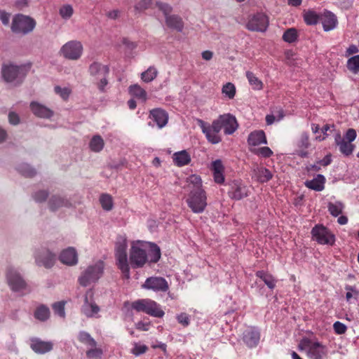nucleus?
I'll use <instances>...</instances> for the list:
<instances>
[{"label": "nucleus", "mask_w": 359, "mask_h": 359, "mask_svg": "<svg viewBox=\"0 0 359 359\" xmlns=\"http://www.w3.org/2000/svg\"><path fill=\"white\" fill-rule=\"evenodd\" d=\"M269 25V17L264 13H257L250 16L246 28L252 32H265Z\"/></svg>", "instance_id": "10"}, {"label": "nucleus", "mask_w": 359, "mask_h": 359, "mask_svg": "<svg viewBox=\"0 0 359 359\" xmlns=\"http://www.w3.org/2000/svg\"><path fill=\"white\" fill-rule=\"evenodd\" d=\"M6 278L9 286L13 291H21L26 288L27 284L20 273L13 269H8Z\"/></svg>", "instance_id": "13"}, {"label": "nucleus", "mask_w": 359, "mask_h": 359, "mask_svg": "<svg viewBox=\"0 0 359 359\" xmlns=\"http://www.w3.org/2000/svg\"><path fill=\"white\" fill-rule=\"evenodd\" d=\"M49 208L52 211H55L57 210L60 207L68 206L69 202L68 201L57 196H53L49 201Z\"/></svg>", "instance_id": "36"}, {"label": "nucleus", "mask_w": 359, "mask_h": 359, "mask_svg": "<svg viewBox=\"0 0 359 359\" xmlns=\"http://www.w3.org/2000/svg\"><path fill=\"white\" fill-rule=\"evenodd\" d=\"M79 341L88 347L97 346L96 341L86 332H80L78 334Z\"/></svg>", "instance_id": "37"}, {"label": "nucleus", "mask_w": 359, "mask_h": 359, "mask_svg": "<svg viewBox=\"0 0 359 359\" xmlns=\"http://www.w3.org/2000/svg\"><path fill=\"white\" fill-rule=\"evenodd\" d=\"M248 143L252 147L258 146L262 144H267L264 132L263 130H255L251 132L248 137Z\"/></svg>", "instance_id": "26"}, {"label": "nucleus", "mask_w": 359, "mask_h": 359, "mask_svg": "<svg viewBox=\"0 0 359 359\" xmlns=\"http://www.w3.org/2000/svg\"><path fill=\"white\" fill-rule=\"evenodd\" d=\"M129 259L132 268H142L147 262V253L140 246L133 245L130 250Z\"/></svg>", "instance_id": "12"}, {"label": "nucleus", "mask_w": 359, "mask_h": 359, "mask_svg": "<svg viewBox=\"0 0 359 359\" xmlns=\"http://www.w3.org/2000/svg\"><path fill=\"white\" fill-rule=\"evenodd\" d=\"M100 311V307L95 302H90L88 297H85L84 304L81 308V312L88 318L93 317Z\"/></svg>", "instance_id": "29"}, {"label": "nucleus", "mask_w": 359, "mask_h": 359, "mask_svg": "<svg viewBox=\"0 0 359 359\" xmlns=\"http://www.w3.org/2000/svg\"><path fill=\"white\" fill-rule=\"evenodd\" d=\"M211 170L213 173L214 180L217 184H223L224 182V167L221 160L214 161L211 163Z\"/></svg>", "instance_id": "21"}, {"label": "nucleus", "mask_w": 359, "mask_h": 359, "mask_svg": "<svg viewBox=\"0 0 359 359\" xmlns=\"http://www.w3.org/2000/svg\"><path fill=\"white\" fill-rule=\"evenodd\" d=\"M298 34L297 31L294 28L287 29L283 35L284 41L292 43L297 40Z\"/></svg>", "instance_id": "43"}, {"label": "nucleus", "mask_w": 359, "mask_h": 359, "mask_svg": "<svg viewBox=\"0 0 359 359\" xmlns=\"http://www.w3.org/2000/svg\"><path fill=\"white\" fill-rule=\"evenodd\" d=\"M36 262L38 265L43 266L44 267L49 269L55 264V255L50 251L46 250L37 256Z\"/></svg>", "instance_id": "23"}, {"label": "nucleus", "mask_w": 359, "mask_h": 359, "mask_svg": "<svg viewBox=\"0 0 359 359\" xmlns=\"http://www.w3.org/2000/svg\"><path fill=\"white\" fill-rule=\"evenodd\" d=\"M0 19L2 23L5 25L9 23L10 20V14L6 13L4 11H0Z\"/></svg>", "instance_id": "64"}, {"label": "nucleus", "mask_w": 359, "mask_h": 359, "mask_svg": "<svg viewBox=\"0 0 359 359\" xmlns=\"http://www.w3.org/2000/svg\"><path fill=\"white\" fill-rule=\"evenodd\" d=\"M157 76V70L154 67H150L142 73V79L147 83L153 81Z\"/></svg>", "instance_id": "46"}, {"label": "nucleus", "mask_w": 359, "mask_h": 359, "mask_svg": "<svg viewBox=\"0 0 359 359\" xmlns=\"http://www.w3.org/2000/svg\"><path fill=\"white\" fill-rule=\"evenodd\" d=\"M312 238L321 245H333L335 236L326 226L316 224L311 230Z\"/></svg>", "instance_id": "9"}, {"label": "nucleus", "mask_w": 359, "mask_h": 359, "mask_svg": "<svg viewBox=\"0 0 359 359\" xmlns=\"http://www.w3.org/2000/svg\"><path fill=\"white\" fill-rule=\"evenodd\" d=\"M30 348L38 354H45L53 348V344L51 341H42L39 338L31 339Z\"/></svg>", "instance_id": "18"}, {"label": "nucleus", "mask_w": 359, "mask_h": 359, "mask_svg": "<svg viewBox=\"0 0 359 359\" xmlns=\"http://www.w3.org/2000/svg\"><path fill=\"white\" fill-rule=\"evenodd\" d=\"M48 193L46 191H39L34 195V198L37 202H43L46 200Z\"/></svg>", "instance_id": "61"}, {"label": "nucleus", "mask_w": 359, "mask_h": 359, "mask_svg": "<svg viewBox=\"0 0 359 359\" xmlns=\"http://www.w3.org/2000/svg\"><path fill=\"white\" fill-rule=\"evenodd\" d=\"M65 302L64 301L57 302L53 304V309L55 313L63 318L65 317Z\"/></svg>", "instance_id": "52"}, {"label": "nucleus", "mask_w": 359, "mask_h": 359, "mask_svg": "<svg viewBox=\"0 0 359 359\" xmlns=\"http://www.w3.org/2000/svg\"><path fill=\"white\" fill-rule=\"evenodd\" d=\"M173 162L179 167L188 165L191 162V156L186 150L175 152L172 156Z\"/></svg>", "instance_id": "31"}, {"label": "nucleus", "mask_w": 359, "mask_h": 359, "mask_svg": "<svg viewBox=\"0 0 359 359\" xmlns=\"http://www.w3.org/2000/svg\"><path fill=\"white\" fill-rule=\"evenodd\" d=\"M325 182V179L323 175H318L316 177L313 178L311 180H306L304 182L305 186L312 190L316 191H320L324 189V184Z\"/></svg>", "instance_id": "28"}, {"label": "nucleus", "mask_w": 359, "mask_h": 359, "mask_svg": "<svg viewBox=\"0 0 359 359\" xmlns=\"http://www.w3.org/2000/svg\"><path fill=\"white\" fill-rule=\"evenodd\" d=\"M320 21L322 22L325 31H330L335 27L334 15L330 11H325L320 15Z\"/></svg>", "instance_id": "27"}, {"label": "nucleus", "mask_w": 359, "mask_h": 359, "mask_svg": "<svg viewBox=\"0 0 359 359\" xmlns=\"http://www.w3.org/2000/svg\"><path fill=\"white\" fill-rule=\"evenodd\" d=\"M256 154L260 155L262 157L268 158L272 156L273 151L268 147H264L258 149L256 151H254Z\"/></svg>", "instance_id": "58"}, {"label": "nucleus", "mask_w": 359, "mask_h": 359, "mask_svg": "<svg viewBox=\"0 0 359 359\" xmlns=\"http://www.w3.org/2000/svg\"><path fill=\"white\" fill-rule=\"evenodd\" d=\"M129 93L132 96L141 100L142 102H145L147 100V92L137 84L130 86Z\"/></svg>", "instance_id": "35"}, {"label": "nucleus", "mask_w": 359, "mask_h": 359, "mask_svg": "<svg viewBox=\"0 0 359 359\" xmlns=\"http://www.w3.org/2000/svg\"><path fill=\"white\" fill-rule=\"evenodd\" d=\"M260 337V332L257 327H249L243 332L242 339L248 347L252 348L259 344Z\"/></svg>", "instance_id": "15"}, {"label": "nucleus", "mask_w": 359, "mask_h": 359, "mask_svg": "<svg viewBox=\"0 0 359 359\" xmlns=\"http://www.w3.org/2000/svg\"><path fill=\"white\" fill-rule=\"evenodd\" d=\"M18 171L25 177H32L36 175V170L27 164L19 166Z\"/></svg>", "instance_id": "51"}, {"label": "nucleus", "mask_w": 359, "mask_h": 359, "mask_svg": "<svg viewBox=\"0 0 359 359\" xmlns=\"http://www.w3.org/2000/svg\"><path fill=\"white\" fill-rule=\"evenodd\" d=\"M55 93L60 95V97L66 100L69 96L70 94V90L67 88H61L60 86H55Z\"/></svg>", "instance_id": "56"}, {"label": "nucleus", "mask_w": 359, "mask_h": 359, "mask_svg": "<svg viewBox=\"0 0 359 359\" xmlns=\"http://www.w3.org/2000/svg\"><path fill=\"white\" fill-rule=\"evenodd\" d=\"M49 309L44 305H41L40 306H39L34 312V317L41 321L46 320L49 318Z\"/></svg>", "instance_id": "40"}, {"label": "nucleus", "mask_w": 359, "mask_h": 359, "mask_svg": "<svg viewBox=\"0 0 359 359\" xmlns=\"http://www.w3.org/2000/svg\"><path fill=\"white\" fill-rule=\"evenodd\" d=\"M340 151L345 156H349L352 154L355 146L351 143L345 140H341L340 142H338Z\"/></svg>", "instance_id": "44"}, {"label": "nucleus", "mask_w": 359, "mask_h": 359, "mask_svg": "<svg viewBox=\"0 0 359 359\" xmlns=\"http://www.w3.org/2000/svg\"><path fill=\"white\" fill-rule=\"evenodd\" d=\"M30 108L33 114L40 118H49L53 115L52 110L36 102H32Z\"/></svg>", "instance_id": "24"}, {"label": "nucleus", "mask_w": 359, "mask_h": 359, "mask_svg": "<svg viewBox=\"0 0 359 359\" xmlns=\"http://www.w3.org/2000/svg\"><path fill=\"white\" fill-rule=\"evenodd\" d=\"M156 6L163 12L165 18L169 16L172 11V6L166 3L156 2Z\"/></svg>", "instance_id": "55"}, {"label": "nucleus", "mask_w": 359, "mask_h": 359, "mask_svg": "<svg viewBox=\"0 0 359 359\" xmlns=\"http://www.w3.org/2000/svg\"><path fill=\"white\" fill-rule=\"evenodd\" d=\"M222 129L226 135L233 134L238 128V123L236 118L230 114L220 115Z\"/></svg>", "instance_id": "19"}, {"label": "nucleus", "mask_w": 359, "mask_h": 359, "mask_svg": "<svg viewBox=\"0 0 359 359\" xmlns=\"http://www.w3.org/2000/svg\"><path fill=\"white\" fill-rule=\"evenodd\" d=\"M298 348L301 351H306L309 359H323L327 353L325 346L306 337L300 341Z\"/></svg>", "instance_id": "4"}, {"label": "nucleus", "mask_w": 359, "mask_h": 359, "mask_svg": "<svg viewBox=\"0 0 359 359\" xmlns=\"http://www.w3.org/2000/svg\"><path fill=\"white\" fill-rule=\"evenodd\" d=\"M189 185H192L191 191L203 190L202 189V180L200 176L196 175H192L187 179Z\"/></svg>", "instance_id": "42"}, {"label": "nucleus", "mask_w": 359, "mask_h": 359, "mask_svg": "<svg viewBox=\"0 0 359 359\" xmlns=\"http://www.w3.org/2000/svg\"><path fill=\"white\" fill-rule=\"evenodd\" d=\"M222 92L229 99H233L236 95V87L231 83H227L223 86Z\"/></svg>", "instance_id": "48"}, {"label": "nucleus", "mask_w": 359, "mask_h": 359, "mask_svg": "<svg viewBox=\"0 0 359 359\" xmlns=\"http://www.w3.org/2000/svg\"><path fill=\"white\" fill-rule=\"evenodd\" d=\"M167 26L177 32H182L184 28V22L182 18L177 15H170L165 18Z\"/></svg>", "instance_id": "30"}, {"label": "nucleus", "mask_w": 359, "mask_h": 359, "mask_svg": "<svg viewBox=\"0 0 359 359\" xmlns=\"http://www.w3.org/2000/svg\"><path fill=\"white\" fill-rule=\"evenodd\" d=\"M248 188L241 180H233L230 184L228 192L229 197L234 200H241L248 196Z\"/></svg>", "instance_id": "14"}, {"label": "nucleus", "mask_w": 359, "mask_h": 359, "mask_svg": "<svg viewBox=\"0 0 359 359\" xmlns=\"http://www.w3.org/2000/svg\"><path fill=\"white\" fill-rule=\"evenodd\" d=\"M142 287L154 291L165 292L168 290L166 280L162 277H150L147 278Z\"/></svg>", "instance_id": "16"}, {"label": "nucleus", "mask_w": 359, "mask_h": 359, "mask_svg": "<svg viewBox=\"0 0 359 359\" xmlns=\"http://www.w3.org/2000/svg\"><path fill=\"white\" fill-rule=\"evenodd\" d=\"M149 118L151 119L158 128H164L168 122V113L161 108H155L149 111Z\"/></svg>", "instance_id": "17"}, {"label": "nucleus", "mask_w": 359, "mask_h": 359, "mask_svg": "<svg viewBox=\"0 0 359 359\" xmlns=\"http://www.w3.org/2000/svg\"><path fill=\"white\" fill-rule=\"evenodd\" d=\"M104 140L100 135H95L91 139L89 146L90 149L95 152L100 151L104 147Z\"/></svg>", "instance_id": "38"}, {"label": "nucleus", "mask_w": 359, "mask_h": 359, "mask_svg": "<svg viewBox=\"0 0 359 359\" xmlns=\"http://www.w3.org/2000/svg\"><path fill=\"white\" fill-rule=\"evenodd\" d=\"M154 0H140L136 3L134 8L137 12H142L150 8L153 4Z\"/></svg>", "instance_id": "50"}, {"label": "nucleus", "mask_w": 359, "mask_h": 359, "mask_svg": "<svg viewBox=\"0 0 359 359\" xmlns=\"http://www.w3.org/2000/svg\"><path fill=\"white\" fill-rule=\"evenodd\" d=\"M83 53V46L80 41H70L63 45L60 53L67 59L76 60Z\"/></svg>", "instance_id": "11"}, {"label": "nucleus", "mask_w": 359, "mask_h": 359, "mask_svg": "<svg viewBox=\"0 0 359 359\" xmlns=\"http://www.w3.org/2000/svg\"><path fill=\"white\" fill-rule=\"evenodd\" d=\"M86 351V357L88 359H101L103 354V351L100 348L90 347Z\"/></svg>", "instance_id": "49"}, {"label": "nucleus", "mask_w": 359, "mask_h": 359, "mask_svg": "<svg viewBox=\"0 0 359 359\" xmlns=\"http://www.w3.org/2000/svg\"><path fill=\"white\" fill-rule=\"evenodd\" d=\"M178 322L184 326H187L189 324V318L187 314L181 313L177 316Z\"/></svg>", "instance_id": "63"}, {"label": "nucleus", "mask_w": 359, "mask_h": 359, "mask_svg": "<svg viewBox=\"0 0 359 359\" xmlns=\"http://www.w3.org/2000/svg\"><path fill=\"white\" fill-rule=\"evenodd\" d=\"M74 13L73 7L69 4H65L60 7L59 14L65 20L69 19Z\"/></svg>", "instance_id": "47"}, {"label": "nucleus", "mask_w": 359, "mask_h": 359, "mask_svg": "<svg viewBox=\"0 0 359 359\" xmlns=\"http://www.w3.org/2000/svg\"><path fill=\"white\" fill-rule=\"evenodd\" d=\"M298 147L300 149H306L310 147L309 137L306 133H303L301 135L300 139L298 142Z\"/></svg>", "instance_id": "54"}, {"label": "nucleus", "mask_w": 359, "mask_h": 359, "mask_svg": "<svg viewBox=\"0 0 359 359\" xmlns=\"http://www.w3.org/2000/svg\"><path fill=\"white\" fill-rule=\"evenodd\" d=\"M255 274L257 277L264 281L269 288L273 289L276 287V281L271 274L264 271H257Z\"/></svg>", "instance_id": "33"}, {"label": "nucleus", "mask_w": 359, "mask_h": 359, "mask_svg": "<svg viewBox=\"0 0 359 359\" xmlns=\"http://www.w3.org/2000/svg\"><path fill=\"white\" fill-rule=\"evenodd\" d=\"M320 15L313 11H308L304 14V20L309 25H316L320 21Z\"/></svg>", "instance_id": "39"}, {"label": "nucleus", "mask_w": 359, "mask_h": 359, "mask_svg": "<svg viewBox=\"0 0 359 359\" xmlns=\"http://www.w3.org/2000/svg\"><path fill=\"white\" fill-rule=\"evenodd\" d=\"M104 269V263L101 260L88 266L79 278V284L83 287H86L92 283H95L102 277Z\"/></svg>", "instance_id": "3"}, {"label": "nucleus", "mask_w": 359, "mask_h": 359, "mask_svg": "<svg viewBox=\"0 0 359 359\" xmlns=\"http://www.w3.org/2000/svg\"><path fill=\"white\" fill-rule=\"evenodd\" d=\"M253 177L256 178V180L260 183H265L272 179L273 175L271 172L262 166H256L253 169Z\"/></svg>", "instance_id": "25"}, {"label": "nucleus", "mask_w": 359, "mask_h": 359, "mask_svg": "<svg viewBox=\"0 0 359 359\" xmlns=\"http://www.w3.org/2000/svg\"><path fill=\"white\" fill-rule=\"evenodd\" d=\"M245 75L250 85L252 86L253 90H260L263 89V82L258 77H257L253 72L248 71L246 72Z\"/></svg>", "instance_id": "34"}, {"label": "nucleus", "mask_w": 359, "mask_h": 359, "mask_svg": "<svg viewBox=\"0 0 359 359\" xmlns=\"http://www.w3.org/2000/svg\"><path fill=\"white\" fill-rule=\"evenodd\" d=\"M198 124L209 142L217 144L221 142L222 139L219 133L215 131L213 132L212 130L209 128V123L201 119H198Z\"/></svg>", "instance_id": "20"}, {"label": "nucleus", "mask_w": 359, "mask_h": 359, "mask_svg": "<svg viewBox=\"0 0 359 359\" xmlns=\"http://www.w3.org/2000/svg\"><path fill=\"white\" fill-rule=\"evenodd\" d=\"M346 292V299L351 302L352 299H356L358 295V292L356 290L355 287L351 285H346L345 287Z\"/></svg>", "instance_id": "53"}, {"label": "nucleus", "mask_w": 359, "mask_h": 359, "mask_svg": "<svg viewBox=\"0 0 359 359\" xmlns=\"http://www.w3.org/2000/svg\"><path fill=\"white\" fill-rule=\"evenodd\" d=\"M147 349L148 348L146 345H140L135 343L133 348L132 349V353L135 355H140L142 353H144Z\"/></svg>", "instance_id": "57"}, {"label": "nucleus", "mask_w": 359, "mask_h": 359, "mask_svg": "<svg viewBox=\"0 0 359 359\" xmlns=\"http://www.w3.org/2000/svg\"><path fill=\"white\" fill-rule=\"evenodd\" d=\"M127 243L126 241L118 242L116 244L115 257L118 268L123 273L126 278H130V267L126 252Z\"/></svg>", "instance_id": "7"}, {"label": "nucleus", "mask_w": 359, "mask_h": 359, "mask_svg": "<svg viewBox=\"0 0 359 359\" xmlns=\"http://www.w3.org/2000/svg\"><path fill=\"white\" fill-rule=\"evenodd\" d=\"M161 255L160 248L155 243H151L149 251L147 254V262L150 264L158 262Z\"/></svg>", "instance_id": "32"}, {"label": "nucleus", "mask_w": 359, "mask_h": 359, "mask_svg": "<svg viewBox=\"0 0 359 359\" xmlns=\"http://www.w3.org/2000/svg\"><path fill=\"white\" fill-rule=\"evenodd\" d=\"M8 121L12 125H18L20 122V118L16 113L11 111L8 114Z\"/></svg>", "instance_id": "62"}, {"label": "nucleus", "mask_w": 359, "mask_h": 359, "mask_svg": "<svg viewBox=\"0 0 359 359\" xmlns=\"http://www.w3.org/2000/svg\"><path fill=\"white\" fill-rule=\"evenodd\" d=\"M31 67L30 64L22 65L20 66L3 65L1 74L5 81L8 83H21L26 76Z\"/></svg>", "instance_id": "1"}, {"label": "nucleus", "mask_w": 359, "mask_h": 359, "mask_svg": "<svg viewBox=\"0 0 359 359\" xmlns=\"http://www.w3.org/2000/svg\"><path fill=\"white\" fill-rule=\"evenodd\" d=\"M209 128H210L211 130L214 132H217L219 133L221 130L222 129V126L221 123V118L220 116L218 118L214 120L212 123V124H209Z\"/></svg>", "instance_id": "59"}, {"label": "nucleus", "mask_w": 359, "mask_h": 359, "mask_svg": "<svg viewBox=\"0 0 359 359\" xmlns=\"http://www.w3.org/2000/svg\"><path fill=\"white\" fill-rule=\"evenodd\" d=\"M100 202L104 210L109 211L113 208V199L109 194H102L100 197Z\"/></svg>", "instance_id": "41"}, {"label": "nucleus", "mask_w": 359, "mask_h": 359, "mask_svg": "<svg viewBox=\"0 0 359 359\" xmlns=\"http://www.w3.org/2000/svg\"><path fill=\"white\" fill-rule=\"evenodd\" d=\"M35 26L36 21L33 18L18 14L13 19L11 29L15 33L26 34L31 32Z\"/></svg>", "instance_id": "6"}, {"label": "nucleus", "mask_w": 359, "mask_h": 359, "mask_svg": "<svg viewBox=\"0 0 359 359\" xmlns=\"http://www.w3.org/2000/svg\"><path fill=\"white\" fill-rule=\"evenodd\" d=\"M131 307L137 312H144L156 318H162L165 314L160 306L150 299L136 300L132 303Z\"/></svg>", "instance_id": "5"}, {"label": "nucleus", "mask_w": 359, "mask_h": 359, "mask_svg": "<svg viewBox=\"0 0 359 359\" xmlns=\"http://www.w3.org/2000/svg\"><path fill=\"white\" fill-rule=\"evenodd\" d=\"M347 68L353 74L359 72V55H355L348 60Z\"/></svg>", "instance_id": "45"}, {"label": "nucleus", "mask_w": 359, "mask_h": 359, "mask_svg": "<svg viewBox=\"0 0 359 359\" xmlns=\"http://www.w3.org/2000/svg\"><path fill=\"white\" fill-rule=\"evenodd\" d=\"M356 137V131L353 129H348L342 140H345L348 142H352Z\"/></svg>", "instance_id": "60"}, {"label": "nucleus", "mask_w": 359, "mask_h": 359, "mask_svg": "<svg viewBox=\"0 0 359 359\" xmlns=\"http://www.w3.org/2000/svg\"><path fill=\"white\" fill-rule=\"evenodd\" d=\"M60 260L67 265H74L78 262L77 253L74 248H68L64 250L60 255Z\"/></svg>", "instance_id": "22"}, {"label": "nucleus", "mask_w": 359, "mask_h": 359, "mask_svg": "<svg viewBox=\"0 0 359 359\" xmlns=\"http://www.w3.org/2000/svg\"><path fill=\"white\" fill-rule=\"evenodd\" d=\"M88 72L93 78L99 90L102 93L104 92L105 86L108 84L109 67L100 62H94L89 66Z\"/></svg>", "instance_id": "2"}, {"label": "nucleus", "mask_w": 359, "mask_h": 359, "mask_svg": "<svg viewBox=\"0 0 359 359\" xmlns=\"http://www.w3.org/2000/svg\"><path fill=\"white\" fill-rule=\"evenodd\" d=\"M206 200V194L204 190L190 191L187 203L194 213H201L207 206Z\"/></svg>", "instance_id": "8"}]
</instances>
